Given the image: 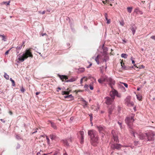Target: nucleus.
I'll return each mask as SVG.
<instances>
[{
    "mask_svg": "<svg viewBox=\"0 0 155 155\" xmlns=\"http://www.w3.org/2000/svg\"><path fill=\"white\" fill-rule=\"evenodd\" d=\"M31 48H30L27 49L23 54H20L18 55V60L19 62L18 61V63L20 62H23L25 60L27 59L28 58H32L33 57V55L31 51Z\"/></svg>",
    "mask_w": 155,
    "mask_h": 155,
    "instance_id": "1",
    "label": "nucleus"
},
{
    "mask_svg": "<svg viewBox=\"0 0 155 155\" xmlns=\"http://www.w3.org/2000/svg\"><path fill=\"white\" fill-rule=\"evenodd\" d=\"M88 134L91 138L92 144L94 146H96L98 143V137L97 132L93 130H90L88 131Z\"/></svg>",
    "mask_w": 155,
    "mask_h": 155,
    "instance_id": "2",
    "label": "nucleus"
},
{
    "mask_svg": "<svg viewBox=\"0 0 155 155\" xmlns=\"http://www.w3.org/2000/svg\"><path fill=\"white\" fill-rule=\"evenodd\" d=\"M131 116L126 117L125 121L129 128L132 129L133 128V123L134 121V114H131Z\"/></svg>",
    "mask_w": 155,
    "mask_h": 155,
    "instance_id": "3",
    "label": "nucleus"
},
{
    "mask_svg": "<svg viewBox=\"0 0 155 155\" xmlns=\"http://www.w3.org/2000/svg\"><path fill=\"white\" fill-rule=\"evenodd\" d=\"M111 134L112 137L111 139V143H119V140L118 139V137L115 131L112 130L111 131Z\"/></svg>",
    "mask_w": 155,
    "mask_h": 155,
    "instance_id": "4",
    "label": "nucleus"
},
{
    "mask_svg": "<svg viewBox=\"0 0 155 155\" xmlns=\"http://www.w3.org/2000/svg\"><path fill=\"white\" fill-rule=\"evenodd\" d=\"M147 139L148 141H153L154 140V137L155 136V133L152 131H150L147 133Z\"/></svg>",
    "mask_w": 155,
    "mask_h": 155,
    "instance_id": "5",
    "label": "nucleus"
},
{
    "mask_svg": "<svg viewBox=\"0 0 155 155\" xmlns=\"http://www.w3.org/2000/svg\"><path fill=\"white\" fill-rule=\"evenodd\" d=\"M118 143H111L110 147L111 149L115 150H120L122 146L120 144Z\"/></svg>",
    "mask_w": 155,
    "mask_h": 155,
    "instance_id": "6",
    "label": "nucleus"
},
{
    "mask_svg": "<svg viewBox=\"0 0 155 155\" xmlns=\"http://www.w3.org/2000/svg\"><path fill=\"white\" fill-rule=\"evenodd\" d=\"M96 128L98 129L99 132L102 134V136H103L104 135V133L106 131L105 127L102 125H100L99 126H97Z\"/></svg>",
    "mask_w": 155,
    "mask_h": 155,
    "instance_id": "7",
    "label": "nucleus"
},
{
    "mask_svg": "<svg viewBox=\"0 0 155 155\" xmlns=\"http://www.w3.org/2000/svg\"><path fill=\"white\" fill-rule=\"evenodd\" d=\"M107 82L108 83V85L112 89H113V86L115 84V81L111 78L109 77L107 79Z\"/></svg>",
    "mask_w": 155,
    "mask_h": 155,
    "instance_id": "8",
    "label": "nucleus"
},
{
    "mask_svg": "<svg viewBox=\"0 0 155 155\" xmlns=\"http://www.w3.org/2000/svg\"><path fill=\"white\" fill-rule=\"evenodd\" d=\"M105 99H106L105 103L106 104L109 105H111L114 100V99L112 98L107 96L105 97Z\"/></svg>",
    "mask_w": 155,
    "mask_h": 155,
    "instance_id": "9",
    "label": "nucleus"
},
{
    "mask_svg": "<svg viewBox=\"0 0 155 155\" xmlns=\"http://www.w3.org/2000/svg\"><path fill=\"white\" fill-rule=\"evenodd\" d=\"M79 133L80 135L79 138L80 142L81 144H83L84 142V133L83 131L81 130Z\"/></svg>",
    "mask_w": 155,
    "mask_h": 155,
    "instance_id": "10",
    "label": "nucleus"
},
{
    "mask_svg": "<svg viewBox=\"0 0 155 155\" xmlns=\"http://www.w3.org/2000/svg\"><path fill=\"white\" fill-rule=\"evenodd\" d=\"M147 133H141L139 134V138L140 140L147 139Z\"/></svg>",
    "mask_w": 155,
    "mask_h": 155,
    "instance_id": "11",
    "label": "nucleus"
},
{
    "mask_svg": "<svg viewBox=\"0 0 155 155\" xmlns=\"http://www.w3.org/2000/svg\"><path fill=\"white\" fill-rule=\"evenodd\" d=\"M131 27L130 29L132 32V33L133 35H134L137 29V27L135 25V24H132L130 25Z\"/></svg>",
    "mask_w": 155,
    "mask_h": 155,
    "instance_id": "12",
    "label": "nucleus"
},
{
    "mask_svg": "<svg viewBox=\"0 0 155 155\" xmlns=\"http://www.w3.org/2000/svg\"><path fill=\"white\" fill-rule=\"evenodd\" d=\"M22 47V45L18 46L16 47H12L11 48H15V51H16L17 53L16 55H17L19 53V51L21 49Z\"/></svg>",
    "mask_w": 155,
    "mask_h": 155,
    "instance_id": "13",
    "label": "nucleus"
},
{
    "mask_svg": "<svg viewBox=\"0 0 155 155\" xmlns=\"http://www.w3.org/2000/svg\"><path fill=\"white\" fill-rule=\"evenodd\" d=\"M58 76L61 80H62L64 82L68 78V76L65 75H61L59 74H58Z\"/></svg>",
    "mask_w": 155,
    "mask_h": 155,
    "instance_id": "14",
    "label": "nucleus"
},
{
    "mask_svg": "<svg viewBox=\"0 0 155 155\" xmlns=\"http://www.w3.org/2000/svg\"><path fill=\"white\" fill-rule=\"evenodd\" d=\"M117 91L114 90V91H111L110 93V95L111 97L114 100L115 99V97L116 96L117 94Z\"/></svg>",
    "mask_w": 155,
    "mask_h": 155,
    "instance_id": "15",
    "label": "nucleus"
},
{
    "mask_svg": "<svg viewBox=\"0 0 155 155\" xmlns=\"http://www.w3.org/2000/svg\"><path fill=\"white\" fill-rule=\"evenodd\" d=\"M115 106L114 105H112L109 107L108 112L109 114H111L112 113L114 109Z\"/></svg>",
    "mask_w": 155,
    "mask_h": 155,
    "instance_id": "16",
    "label": "nucleus"
},
{
    "mask_svg": "<svg viewBox=\"0 0 155 155\" xmlns=\"http://www.w3.org/2000/svg\"><path fill=\"white\" fill-rule=\"evenodd\" d=\"M100 78L102 79V81L105 82L107 81V79H108V78L104 74L102 73L101 75Z\"/></svg>",
    "mask_w": 155,
    "mask_h": 155,
    "instance_id": "17",
    "label": "nucleus"
},
{
    "mask_svg": "<svg viewBox=\"0 0 155 155\" xmlns=\"http://www.w3.org/2000/svg\"><path fill=\"white\" fill-rule=\"evenodd\" d=\"M134 12L136 13L137 14H140L142 15L143 14V12L140 10L138 7H137L135 8Z\"/></svg>",
    "mask_w": 155,
    "mask_h": 155,
    "instance_id": "18",
    "label": "nucleus"
},
{
    "mask_svg": "<svg viewBox=\"0 0 155 155\" xmlns=\"http://www.w3.org/2000/svg\"><path fill=\"white\" fill-rule=\"evenodd\" d=\"M66 90L67 91H63L62 92L61 94L62 95H68L70 93V91H68V88Z\"/></svg>",
    "mask_w": 155,
    "mask_h": 155,
    "instance_id": "19",
    "label": "nucleus"
},
{
    "mask_svg": "<svg viewBox=\"0 0 155 155\" xmlns=\"http://www.w3.org/2000/svg\"><path fill=\"white\" fill-rule=\"evenodd\" d=\"M48 121L51 124V127H53L54 129H57V127L54 123L51 121L49 120Z\"/></svg>",
    "mask_w": 155,
    "mask_h": 155,
    "instance_id": "20",
    "label": "nucleus"
},
{
    "mask_svg": "<svg viewBox=\"0 0 155 155\" xmlns=\"http://www.w3.org/2000/svg\"><path fill=\"white\" fill-rule=\"evenodd\" d=\"M61 142L66 146H69V144L68 143V140L66 139L62 140Z\"/></svg>",
    "mask_w": 155,
    "mask_h": 155,
    "instance_id": "21",
    "label": "nucleus"
},
{
    "mask_svg": "<svg viewBox=\"0 0 155 155\" xmlns=\"http://www.w3.org/2000/svg\"><path fill=\"white\" fill-rule=\"evenodd\" d=\"M76 79L75 78H72L71 79H68V80H66V81H64V82H72L74 81H76Z\"/></svg>",
    "mask_w": 155,
    "mask_h": 155,
    "instance_id": "22",
    "label": "nucleus"
},
{
    "mask_svg": "<svg viewBox=\"0 0 155 155\" xmlns=\"http://www.w3.org/2000/svg\"><path fill=\"white\" fill-rule=\"evenodd\" d=\"M137 97V99L139 101H141L142 100V96L140 94H138L136 95Z\"/></svg>",
    "mask_w": 155,
    "mask_h": 155,
    "instance_id": "23",
    "label": "nucleus"
},
{
    "mask_svg": "<svg viewBox=\"0 0 155 155\" xmlns=\"http://www.w3.org/2000/svg\"><path fill=\"white\" fill-rule=\"evenodd\" d=\"M127 105L128 106L131 107V106H133L134 105V103L132 101H131V102L129 101L128 102V101H127Z\"/></svg>",
    "mask_w": 155,
    "mask_h": 155,
    "instance_id": "24",
    "label": "nucleus"
},
{
    "mask_svg": "<svg viewBox=\"0 0 155 155\" xmlns=\"http://www.w3.org/2000/svg\"><path fill=\"white\" fill-rule=\"evenodd\" d=\"M64 97V98L67 99L72 98L73 97L71 94L69 95H68L65 96Z\"/></svg>",
    "mask_w": 155,
    "mask_h": 155,
    "instance_id": "25",
    "label": "nucleus"
},
{
    "mask_svg": "<svg viewBox=\"0 0 155 155\" xmlns=\"http://www.w3.org/2000/svg\"><path fill=\"white\" fill-rule=\"evenodd\" d=\"M109 57L107 55L104 56V58L103 59V61H105V62H106L108 60Z\"/></svg>",
    "mask_w": 155,
    "mask_h": 155,
    "instance_id": "26",
    "label": "nucleus"
},
{
    "mask_svg": "<svg viewBox=\"0 0 155 155\" xmlns=\"http://www.w3.org/2000/svg\"><path fill=\"white\" fill-rule=\"evenodd\" d=\"M85 69L83 68H79L78 69V71L79 72L82 73L84 71Z\"/></svg>",
    "mask_w": 155,
    "mask_h": 155,
    "instance_id": "27",
    "label": "nucleus"
},
{
    "mask_svg": "<svg viewBox=\"0 0 155 155\" xmlns=\"http://www.w3.org/2000/svg\"><path fill=\"white\" fill-rule=\"evenodd\" d=\"M121 56L123 58H127L128 55L127 54L125 53H123L121 55Z\"/></svg>",
    "mask_w": 155,
    "mask_h": 155,
    "instance_id": "28",
    "label": "nucleus"
},
{
    "mask_svg": "<svg viewBox=\"0 0 155 155\" xmlns=\"http://www.w3.org/2000/svg\"><path fill=\"white\" fill-rule=\"evenodd\" d=\"M120 63L122 68L124 69H125L126 67L125 66L124 63H123V61L122 60L121 61Z\"/></svg>",
    "mask_w": 155,
    "mask_h": 155,
    "instance_id": "29",
    "label": "nucleus"
},
{
    "mask_svg": "<svg viewBox=\"0 0 155 155\" xmlns=\"http://www.w3.org/2000/svg\"><path fill=\"white\" fill-rule=\"evenodd\" d=\"M4 77L7 80H8L9 79V76L6 73H4Z\"/></svg>",
    "mask_w": 155,
    "mask_h": 155,
    "instance_id": "30",
    "label": "nucleus"
},
{
    "mask_svg": "<svg viewBox=\"0 0 155 155\" xmlns=\"http://www.w3.org/2000/svg\"><path fill=\"white\" fill-rule=\"evenodd\" d=\"M127 11L129 13H131V12L132 11L133 8L131 7H128L127 8Z\"/></svg>",
    "mask_w": 155,
    "mask_h": 155,
    "instance_id": "31",
    "label": "nucleus"
},
{
    "mask_svg": "<svg viewBox=\"0 0 155 155\" xmlns=\"http://www.w3.org/2000/svg\"><path fill=\"white\" fill-rule=\"evenodd\" d=\"M0 37L2 38V40L4 41H6V38L5 36L4 35H0Z\"/></svg>",
    "mask_w": 155,
    "mask_h": 155,
    "instance_id": "32",
    "label": "nucleus"
},
{
    "mask_svg": "<svg viewBox=\"0 0 155 155\" xmlns=\"http://www.w3.org/2000/svg\"><path fill=\"white\" fill-rule=\"evenodd\" d=\"M99 55H97V57L95 58V60L97 64H99Z\"/></svg>",
    "mask_w": 155,
    "mask_h": 155,
    "instance_id": "33",
    "label": "nucleus"
},
{
    "mask_svg": "<svg viewBox=\"0 0 155 155\" xmlns=\"http://www.w3.org/2000/svg\"><path fill=\"white\" fill-rule=\"evenodd\" d=\"M132 129H131V130H129L130 133L134 136V137H135V132L134 130H132Z\"/></svg>",
    "mask_w": 155,
    "mask_h": 155,
    "instance_id": "34",
    "label": "nucleus"
},
{
    "mask_svg": "<svg viewBox=\"0 0 155 155\" xmlns=\"http://www.w3.org/2000/svg\"><path fill=\"white\" fill-rule=\"evenodd\" d=\"M50 137L52 140H54L56 138V136L53 134L50 135Z\"/></svg>",
    "mask_w": 155,
    "mask_h": 155,
    "instance_id": "35",
    "label": "nucleus"
},
{
    "mask_svg": "<svg viewBox=\"0 0 155 155\" xmlns=\"http://www.w3.org/2000/svg\"><path fill=\"white\" fill-rule=\"evenodd\" d=\"M102 48L103 50V51H108L107 48L106 47H104V45H103V46H102Z\"/></svg>",
    "mask_w": 155,
    "mask_h": 155,
    "instance_id": "36",
    "label": "nucleus"
},
{
    "mask_svg": "<svg viewBox=\"0 0 155 155\" xmlns=\"http://www.w3.org/2000/svg\"><path fill=\"white\" fill-rule=\"evenodd\" d=\"M10 80L12 82V86H15V82L14 81V80H13L12 79V78H10Z\"/></svg>",
    "mask_w": 155,
    "mask_h": 155,
    "instance_id": "37",
    "label": "nucleus"
},
{
    "mask_svg": "<svg viewBox=\"0 0 155 155\" xmlns=\"http://www.w3.org/2000/svg\"><path fill=\"white\" fill-rule=\"evenodd\" d=\"M10 2V1L8 2H2V4H5L7 5H9Z\"/></svg>",
    "mask_w": 155,
    "mask_h": 155,
    "instance_id": "38",
    "label": "nucleus"
},
{
    "mask_svg": "<svg viewBox=\"0 0 155 155\" xmlns=\"http://www.w3.org/2000/svg\"><path fill=\"white\" fill-rule=\"evenodd\" d=\"M89 116L90 117V121L91 122V123L92 124V119H93V117H92V114H90L89 115Z\"/></svg>",
    "mask_w": 155,
    "mask_h": 155,
    "instance_id": "39",
    "label": "nucleus"
},
{
    "mask_svg": "<svg viewBox=\"0 0 155 155\" xmlns=\"http://www.w3.org/2000/svg\"><path fill=\"white\" fill-rule=\"evenodd\" d=\"M98 82H99V83H100V84H102L103 83V82H104V81H102V79L101 78L99 79L98 80Z\"/></svg>",
    "mask_w": 155,
    "mask_h": 155,
    "instance_id": "40",
    "label": "nucleus"
},
{
    "mask_svg": "<svg viewBox=\"0 0 155 155\" xmlns=\"http://www.w3.org/2000/svg\"><path fill=\"white\" fill-rule=\"evenodd\" d=\"M133 58L132 57H131V60H132V63L134 65V66H135V61L134 60H133Z\"/></svg>",
    "mask_w": 155,
    "mask_h": 155,
    "instance_id": "41",
    "label": "nucleus"
},
{
    "mask_svg": "<svg viewBox=\"0 0 155 155\" xmlns=\"http://www.w3.org/2000/svg\"><path fill=\"white\" fill-rule=\"evenodd\" d=\"M16 138L18 140H20L21 138V137L18 135H16Z\"/></svg>",
    "mask_w": 155,
    "mask_h": 155,
    "instance_id": "42",
    "label": "nucleus"
},
{
    "mask_svg": "<svg viewBox=\"0 0 155 155\" xmlns=\"http://www.w3.org/2000/svg\"><path fill=\"white\" fill-rule=\"evenodd\" d=\"M20 91L22 93H24L25 91V90L23 87H22Z\"/></svg>",
    "mask_w": 155,
    "mask_h": 155,
    "instance_id": "43",
    "label": "nucleus"
},
{
    "mask_svg": "<svg viewBox=\"0 0 155 155\" xmlns=\"http://www.w3.org/2000/svg\"><path fill=\"white\" fill-rule=\"evenodd\" d=\"M107 51H103V55L104 56L107 55Z\"/></svg>",
    "mask_w": 155,
    "mask_h": 155,
    "instance_id": "44",
    "label": "nucleus"
},
{
    "mask_svg": "<svg viewBox=\"0 0 155 155\" xmlns=\"http://www.w3.org/2000/svg\"><path fill=\"white\" fill-rule=\"evenodd\" d=\"M122 84H123L124 85V86L126 88H127L128 87V84L126 83H124V82H122L121 83Z\"/></svg>",
    "mask_w": 155,
    "mask_h": 155,
    "instance_id": "45",
    "label": "nucleus"
},
{
    "mask_svg": "<svg viewBox=\"0 0 155 155\" xmlns=\"http://www.w3.org/2000/svg\"><path fill=\"white\" fill-rule=\"evenodd\" d=\"M116 96L118 97H121V95L120 94H119L118 92L117 91V93L116 95Z\"/></svg>",
    "mask_w": 155,
    "mask_h": 155,
    "instance_id": "46",
    "label": "nucleus"
},
{
    "mask_svg": "<svg viewBox=\"0 0 155 155\" xmlns=\"http://www.w3.org/2000/svg\"><path fill=\"white\" fill-rule=\"evenodd\" d=\"M11 49L12 48H11L10 49L6 51L5 53V55H7L8 54L9 51L11 50Z\"/></svg>",
    "mask_w": 155,
    "mask_h": 155,
    "instance_id": "47",
    "label": "nucleus"
},
{
    "mask_svg": "<svg viewBox=\"0 0 155 155\" xmlns=\"http://www.w3.org/2000/svg\"><path fill=\"white\" fill-rule=\"evenodd\" d=\"M117 123L120 125V128H122L123 127L122 126V123L121 122H120L119 121H118L117 122Z\"/></svg>",
    "mask_w": 155,
    "mask_h": 155,
    "instance_id": "48",
    "label": "nucleus"
},
{
    "mask_svg": "<svg viewBox=\"0 0 155 155\" xmlns=\"http://www.w3.org/2000/svg\"><path fill=\"white\" fill-rule=\"evenodd\" d=\"M88 62L90 64L87 67V68H90L92 65V63H91L90 62Z\"/></svg>",
    "mask_w": 155,
    "mask_h": 155,
    "instance_id": "49",
    "label": "nucleus"
},
{
    "mask_svg": "<svg viewBox=\"0 0 155 155\" xmlns=\"http://www.w3.org/2000/svg\"><path fill=\"white\" fill-rule=\"evenodd\" d=\"M46 138L47 140V143H48V144H50V140L49 139V138H48V136H46Z\"/></svg>",
    "mask_w": 155,
    "mask_h": 155,
    "instance_id": "50",
    "label": "nucleus"
},
{
    "mask_svg": "<svg viewBox=\"0 0 155 155\" xmlns=\"http://www.w3.org/2000/svg\"><path fill=\"white\" fill-rule=\"evenodd\" d=\"M20 147H21L19 143H18L17 146L16 147V149H18L20 148Z\"/></svg>",
    "mask_w": 155,
    "mask_h": 155,
    "instance_id": "51",
    "label": "nucleus"
},
{
    "mask_svg": "<svg viewBox=\"0 0 155 155\" xmlns=\"http://www.w3.org/2000/svg\"><path fill=\"white\" fill-rule=\"evenodd\" d=\"M89 87H90V90H93L94 87L93 86L90 85L89 86Z\"/></svg>",
    "mask_w": 155,
    "mask_h": 155,
    "instance_id": "52",
    "label": "nucleus"
},
{
    "mask_svg": "<svg viewBox=\"0 0 155 155\" xmlns=\"http://www.w3.org/2000/svg\"><path fill=\"white\" fill-rule=\"evenodd\" d=\"M88 87L89 86L87 84H85L84 86V87L86 89H88Z\"/></svg>",
    "mask_w": 155,
    "mask_h": 155,
    "instance_id": "53",
    "label": "nucleus"
},
{
    "mask_svg": "<svg viewBox=\"0 0 155 155\" xmlns=\"http://www.w3.org/2000/svg\"><path fill=\"white\" fill-rule=\"evenodd\" d=\"M150 38L155 41V35L152 36L150 37Z\"/></svg>",
    "mask_w": 155,
    "mask_h": 155,
    "instance_id": "54",
    "label": "nucleus"
},
{
    "mask_svg": "<svg viewBox=\"0 0 155 155\" xmlns=\"http://www.w3.org/2000/svg\"><path fill=\"white\" fill-rule=\"evenodd\" d=\"M61 88L60 87H58L56 91L57 92H59V90H61Z\"/></svg>",
    "mask_w": 155,
    "mask_h": 155,
    "instance_id": "55",
    "label": "nucleus"
},
{
    "mask_svg": "<svg viewBox=\"0 0 155 155\" xmlns=\"http://www.w3.org/2000/svg\"><path fill=\"white\" fill-rule=\"evenodd\" d=\"M87 103H85L84 105H83V107L84 108H86V107H87Z\"/></svg>",
    "mask_w": 155,
    "mask_h": 155,
    "instance_id": "56",
    "label": "nucleus"
},
{
    "mask_svg": "<svg viewBox=\"0 0 155 155\" xmlns=\"http://www.w3.org/2000/svg\"><path fill=\"white\" fill-rule=\"evenodd\" d=\"M0 120L3 123H5L6 122V121L5 120H4L3 119H0Z\"/></svg>",
    "mask_w": 155,
    "mask_h": 155,
    "instance_id": "57",
    "label": "nucleus"
},
{
    "mask_svg": "<svg viewBox=\"0 0 155 155\" xmlns=\"http://www.w3.org/2000/svg\"><path fill=\"white\" fill-rule=\"evenodd\" d=\"M110 19H108V20H107V24H109L110 23Z\"/></svg>",
    "mask_w": 155,
    "mask_h": 155,
    "instance_id": "58",
    "label": "nucleus"
},
{
    "mask_svg": "<svg viewBox=\"0 0 155 155\" xmlns=\"http://www.w3.org/2000/svg\"><path fill=\"white\" fill-rule=\"evenodd\" d=\"M37 129H36H36H35V131H34V132H32V134H34V133H36V132H37Z\"/></svg>",
    "mask_w": 155,
    "mask_h": 155,
    "instance_id": "59",
    "label": "nucleus"
},
{
    "mask_svg": "<svg viewBox=\"0 0 155 155\" xmlns=\"http://www.w3.org/2000/svg\"><path fill=\"white\" fill-rule=\"evenodd\" d=\"M83 78L81 79L80 81V83L81 84L83 82Z\"/></svg>",
    "mask_w": 155,
    "mask_h": 155,
    "instance_id": "60",
    "label": "nucleus"
},
{
    "mask_svg": "<svg viewBox=\"0 0 155 155\" xmlns=\"http://www.w3.org/2000/svg\"><path fill=\"white\" fill-rule=\"evenodd\" d=\"M42 36H44V35L48 36L47 35L46 33H44L42 34Z\"/></svg>",
    "mask_w": 155,
    "mask_h": 155,
    "instance_id": "61",
    "label": "nucleus"
},
{
    "mask_svg": "<svg viewBox=\"0 0 155 155\" xmlns=\"http://www.w3.org/2000/svg\"><path fill=\"white\" fill-rule=\"evenodd\" d=\"M145 68V66L144 65H141V68Z\"/></svg>",
    "mask_w": 155,
    "mask_h": 155,
    "instance_id": "62",
    "label": "nucleus"
},
{
    "mask_svg": "<svg viewBox=\"0 0 155 155\" xmlns=\"http://www.w3.org/2000/svg\"><path fill=\"white\" fill-rule=\"evenodd\" d=\"M40 93V92H37L35 94L36 95H38Z\"/></svg>",
    "mask_w": 155,
    "mask_h": 155,
    "instance_id": "63",
    "label": "nucleus"
},
{
    "mask_svg": "<svg viewBox=\"0 0 155 155\" xmlns=\"http://www.w3.org/2000/svg\"><path fill=\"white\" fill-rule=\"evenodd\" d=\"M67 46L68 47H69V48H70L71 46H70V44H69V43H68L67 44Z\"/></svg>",
    "mask_w": 155,
    "mask_h": 155,
    "instance_id": "64",
    "label": "nucleus"
}]
</instances>
